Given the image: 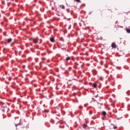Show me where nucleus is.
<instances>
[{
    "instance_id": "14",
    "label": "nucleus",
    "mask_w": 130,
    "mask_h": 130,
    "mask_svg": "<svg viewBox=\"0 0 130 130\" xmlns=\"http://www.w3.org/2000/svg\"><path fill=\"white\" fill-rule=\"evenodd\" d=\"M9 81H11V79L9 78Z\"/></svg>"
},
{
    "instance_id": "5",
    "label": "nucleus",
    "mask_w": 130,
    "mask_h": 130,
    "mask_svg": "<svg viewBox=\"0 0 130 130\" xmlns=\"http://www.w3.org/2000/svg\"><path fill=\"white\" fill-rule=\"evenodd\" d=\"M50 40L51 42H54V41H55L54 38H51L50 39Z\"/></svg>"
},
{
    "instance_id": "4",
    "label": "nucleus",
    "mask_w": 130,
    "mask_h": 130,
    "mask_svg": "<svg viewBox=\"0 0 130 130\" xmlns=\"http://www.w3.org/2000/svg\"><path fill=\"white\" fill-rule=\"evenodd\" d=\"M59 8H60V9H62V10H64V9H66L64 5H60Z\"/></svg>"
},
{
    "instance_id": "7",
    "label": "nucleus",
    "mask_w": 130,
    "mask_h": 130,
    "mask_svg": "<svg viewBox=\"0 0 130 130\" xmlns=\"http://www.w3.org/2000/svg\"><path fill=\"white\" fill-rule=\"evenodd\" d=\"M92 86L94 88H97V84L96 83H93Z\"/></svg>"
},
{
    "instance_id": "9",
    "label": "nucleus",
    "mask_w": 130,
    "mask_h": 130,
    "mask_svg": "<svg viewBox=\"0 0 130 130\" xmlns=\"http://www.w3.org/2000/svg\"><path fill=\"white\" fill-rule=\"evenodd\" d=\"M126 31L127 32V33H130V29H126Z\"/></svg>"
},
{
    "instance_id": "1",
    "label": "nucleus",
    "mask_w": 130,
    "mask_h": 130,
    "mask_svg": "<svg viewBox=\"0 0 130 130\" xmlns=\"http://www.w3.org/2000/svg\"><path fill=\"white\" fill-rule=\"evenodd\" d=\"M111 47L112 48H116V47H117V46H116V44H115V43H112Z\"/></svg>"
},
{
    "instance_id": "3",
    "label": "nucleus",
    "mask_w": 130,
    "mask_h": 130,
    "mask_svg": "<svg viewBox=\"0 0 130 130\" xmlns=\"http://www.w3.org/2000/svg\"><path fill=\"white\" fill-rule=\"evenodd\" d=\"M34 43H38V40L37 39H33Z\"/></svg>"
},
{
    "instance_id": "12",
    "label": "nucleus",
    "mask_w": 130,
    "mask_h": 130,
    "mask_svg": "<svg viewBox=\"0 0 130 130\" xmlns=\"http://www.w3.org/2000/svg\"><path fill=\"white\" fill-rule=\"evenodd\" d=\"M89 114H92V112L91 111H89Z\"/></svg>"
},
{
    "instance_id": "10",
    "label": "nucleus",
    "mask_w": 130,
    "mask_h": 130,
    "mask_svg": "<svg viewBox=\"0 0 130 130\" xmlns=\"http://www.w3.org/2000/svg\"><path fill=\"white\" fill-rule=\"evenodd\" d=\"M75 2H77V3H81L80 0H75Z\"/></svg>"
},
{
    "instance_id": "6",
    "label": "nucleus",
    "mask_w": 130,
    "mask_h": 130,
    "mask_svg": "<svg viewBox=\"0 0 130 130\" xmlns=\"http://www.w3.org/2000/svg\"><path fill=\"white\" fill-rule=\"evenodd\" d=\"M107 113L106 111H103L102 113V115H104V116H105V115H106Z\"/></svg>"
},
{
    "instance_id": "13",
    "label": "nucleus",
    "mask_w": 130,
    "mask_h": 130,
    "mask_svg": "<svg viewBox=\"0 0 130 130\" xmlns=\"http://www.w3.org/2000/svg\"><path fill=\"white\" fill-rule=\"evenodd\" d=\"M106 88L107 89H108V88H109V86H107Z\"/></svg>"
},
{
    "instance_id": "11",
    "label": "nucleus",
    "mask_w": 130,
    "mask_h": 130,
    "mask_svg": "<svg viewBox=\"0 0 130 130\" xmlns=\"http://www.w3.org/2000/svg\"><path fill=\"white\" fill-rule=\"evenodd\" d=\"M114 129H116L117 128V126H115L113 127Z\"/></svg>"
},
{
    "instance_id": "2",
    "label": "nucleus",
    "mask_w": 130,
    "mask_h": 130,
    "mask_svg": "<svg viewBox=\"0 0 130 130\" xmlns=\"http://www.w3.org/2000/svg\"><path fill=\"white\" fill-rule=\"evenodd\" d=\"M6 40H7L8 43H11V42H12V41H13V39H12V38L8 39Z\"/></svg>"
},
{
    "instance_id": "8",
    "label": "nucleus",
    "mask_w": 130,
    "mask_h": 130,
    "mask_svg": "<svg viewBox=\"0 0 130 130\" xmlns=\"http://www.w3.org/2000/svg\"><path fill=\"white\" fill-rule=\"evenodd\" d=\"M66 59L68 61V60H70L71 59V57H68L66 58Z\"/></svg>"
}]
</instances>
